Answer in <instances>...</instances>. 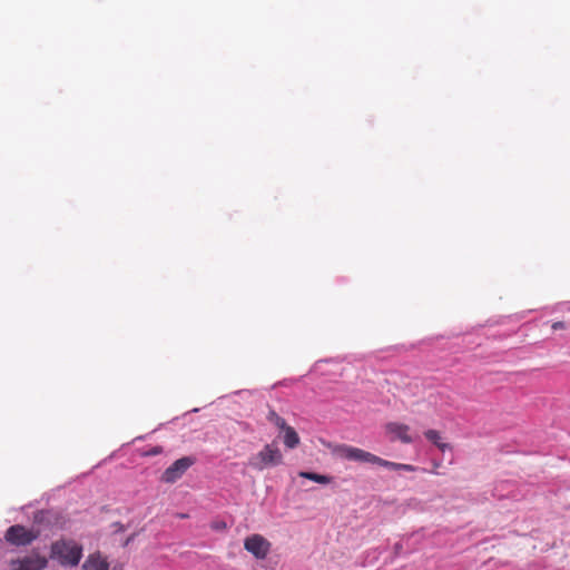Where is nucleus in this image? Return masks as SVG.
Returning <instances> with one entry per match:
<instances>
[{
    "label": "nucleus",
    "mask_w": 570,
    "mask_h": 570,
    "mask_svg": "<svg viewBox=\"0 0 570 570\" xmlns=\"http://www.w3.org/2000/svg\"><path fill=\"white\" fill-rule=\"evenodd\" d=\"M50 557L61 566L76 567L82 558V547L73 540L60 539L51 544Z\"/></svg>",
    "instance_id": "f257e3e1"
},
{
    "label": "nucleus",
    "mask_w": 570,
    "mask_h": 570,
    "mask_svg": "<svg viewBox=\"0 0 570 570\" xmlns=\"http://www.w3.org/2000/svg\"><path fill=\"white\" fill-rule=\"evenodd\" d=\"M282 462L283 454L281 450L274 444H266L249 459L248 464L257 471H263L267 468L279 465Z\"/></svg>",
    "instance_id": "f03ea898"
},
{
    "label": "nucleus",
    "mask_w": 570,
    "mask_h": 570,
    "mask_svg": "<svg viewBox=\"0 0 570 570\" xmlns=\"http://www.w3.org/2000/svg\"><path fill=\"white\" fill-rule=\"evenodd\" d=\"M328 449H331L332 454L338 459H344V460L355 461V462L372 463V464H375V461H377L376 455H374L367 451H364L362 449L351 446V445L328 444Z\"/></svg>",
    "instance_id": "7ed1b4c3"
},
{
    "label": "nucleus",
    "mask_w": 570,
    "mask_h": 570,
    "mask_svg": "<svg viewBox=\"0 0 570 570\" xmlns=\"http://www.w3.org/2000/svg\"><path fill=\"white\" fill-rule=\"evenodd\" d=\"M272 548V543L262 534L255 533L245 538L244 549L258 560H264Z\"/></svg>",
    "instance_id": "20e7f679"
},
{
    "label": "nucleus",
    "mask_w": 570,
    "mask_h": 570,
    "mask_svg": "<svg viewBox=\"0 0 570 570\" xmlns=\"http://www.w3.org/2000/svg\"><path fill=\"white\" fill-rule=\"evenodd\" d=\"M48 564L45 556L31 552L22 558L13 559L9 563L10 570H43Z\"/></svg>",
    "instance_id": "39448f33"
},
{
    "label": "nucleus",
    "mask_w": 570,
    "mask_h": 570,
    "mask_svg": "<svg viewBox=\"0 0 570 570\" xmlns=\"http://www.w3.org/2000/svg\"><path fill=\"white\" fill-rule=\"evenodd\" d=\"M39 532L29 530L23 525L16 524L6 532V540L14 546H27L38 538Z\"/></svg>",
    "instance_id": "423d86ee"
},
{
    "label": "nucleus",
    "mask_w": 570,
    "mask_h": 570,
    "mask_svg": "<svg viewBox=\"0 0 570 570\" xmlns=\"http://www.w3.org/2000/svg\"><path fill=\"white\" fill-rule=\"evenodd\" d=\"M194 464V459L184 456L176 460L169 465L161 475V481L174 483L183 476V474Z\"/></svg>",
    "instance_id": "0eeeda50"
},
{
    "label": "nucleus",
    "mask_w": 570,
    "mask_h": 570,
    "mask_svg": "<svg viewBox=\"0 0 570 570\" xmlns=\"http://www.w3.org/2000/svg\"><path fill=\"white\" fill-rule=\"evenodd\" d=\"M385 430L391 434L392 440H400L403 443H411L413 441L409 434L410 428L405 424L391 422L386 424Z\"/></svg>",
    "instance_id": "6e6552de"
},
{
    "label": "nucleus",
    "mask_w": 570,
    "mask_h": 570,
    "mask_svg": "<svg viewBox=\"0 0 570 570\" xmlns=\"http://www.w3.org/2000/svg\"><path fill=\"white\" fill-rule=\"evenodd\" d=\"M82 570H109V563L100 553H92L83 562Z\"/></svg>",
    "instance_id": "1a4fd4ad"
},
{
    "label": "nucleus",
    "mask_w": 570,
    "mask_h": 570,
    "mask_svg": "<svg viewBox=\"0 0 570 570\" xmlns=\"http://www.w3.org/2000/svg\"><path fill=\"white\" fill-rule=\"evenodd\" d=\"M376 460L377 461H375V464L381 465L386 469H391V470H395V471H406V472H414L416 470V468L411 464L395 463V462H391V461L381 459L379 456H376Z\"/></svg>",
    "instance_id": "9d476101"
},
{
    "label": "nucleus",
    "mask_w": 570,
    "mask_h": 570,
    "mask_svg": "<svg viewBox=\"0 0 570 570\" xmlns=\"http://www.w3.org/2000/svg\"><path fill=\"white\" fill-rule=\"evenodd\" d=\"M282 432L284 433L283 442L286 448L295 449L299 444L301 439L292 426L287 425Z\"/></svg>",
    "instance_id": "9b49d317"
},
{
    "label": "nucleus",
    "mask_w": 570,
    "mask_h": 570,
    "mask_svg": "<svg viewBox=\"0 0 570 570\" xmlns=\"http://www.w3.org/2000/svg\"><path fill=\"white\" fill-rule=\"evenodd\" d=\"M424 435L430 442H432L435 446H438L439 450L442 452L450 451L452 449V446L449 443L442 441V438H441L439 431H436V430H428V431H425Z\"/></svg>",
    "instance_id": "f8f14e48"
},
{
    "label": "nucleus",
    "mask_w": 570,
    "mask_h": 570,
    "mask_svg": "<svg viewBox=\"0 0 570 570\" xmlns=\"http://www.w3.org/2000/svg\"><path fill=\"white\" fill-rule=\"evenodd\" d=\"M298 475L301 478H305V479H308V480H312L314 482H317V483H321V484H328L331 482V478L327 476V475H323V474H317V473H314V472H299Z\"/></svg>",
    "instance_id": "ddd939ff"
},
{
    "label": "nucleus",
    "mask_w": 570,
    "mask_h": 570,
    "mask_svg": "<svg viewBox=\"0 0 570 570\" xmlns=\"http://www.w3.org/2000/svg\"><path fill=\"white\" fill-rule=\"evenodd\" d=\"M267 420L274 424L282 432L288 424L286 421L279 416L274 410H269L267 414Z\"/></svg>",
    "instance_id": "4468645a"
},
{
    "label": "nucleus",
    "mask_w": 570,
    "mask_h": 570,
    "mask_svg": "<svg viewBox=\"0 0 570 570\" xmlns=\"http://www.w3.org/2000/svg\"><path fill=\"white\" fill-rule=\"evenodd\" d=\"M213 528L217 529V530H225L226 529V523L225 522H217V523H214Z\"/></svg>",
    "instance_id": "2eb2a0df"
},
{
    "label": "nucleus",
    "mask_w": 570,
    "mask_h": 570,
    "mask_svg": "<svg viewBox=\"0 0 570 570\" xmlns=\"http://www.w3.org/2000/svg\"><path fill=\"white\" fill-rule=\"evenodd\" d=\"M563 324L561 322H557L553 324V328H562Z\"/></svg>",
    "instance_id": "dca6fc26"
},
{
    "label": "nucleus",
    "mask_w": 570,
    "mask_h": 570,
    "mask_svg": "<svg viewBox=\"0 0 570 570\" xmlns=\"http://www.w3.org/2000/svg\"><path fill=\"white\" fill-rule=\"evenodd\" d=\"M158 453H160V449L153 450V454H158Z\"/></svg>",
    "instance_id": "f3484780"
}]
</instances>
